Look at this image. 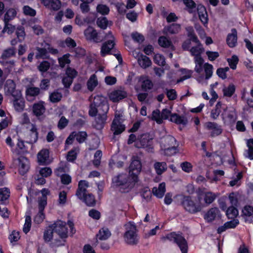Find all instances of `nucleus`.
Listing matches in <instances>:
<instances>
[{"label": "nucleus", "instance_id": "1", "mask_svg": "<svg viewBox=\"0 0 253 253\" xmlns=\"http://www.w3.org/2000/svg\"><path fill=\"white\" fill-rule=\"evenodd\" d=\"M112 182L117 187H119V190L122 193L129 192L137 182L136 177H132L126 173H121L115 176L112 179Z\"/></svg>", "mask_w": 253, "mask_h": 253}, {"label": "nucleus", "instance_id": "2", "mask_svg": "<svg viewBox=\"0 0 253 253\" xmlns=\"http://www.w3.org/2000/svg\"><path fill=\"white\" fill-rule=\"evenodd\" d=\"M109 106L105 97L97 95L94 97V100L89 106L88 114L91 117H95L97 114L107 115Z\"/></svg>", "mask_w": 253, "mask_h": 253}, {"label": "nucleus", "instance_id": "3", "mask_svg": "<svg viewBox=\"0 0 253 253\" xmlns=\"http://www.w3.org/2000/svg\"><path fill=\"white\" fill-rule=\"evenodd\" d=\"M89 186L88 182L86 180H80L76 195L80 200L84 202L87 206L94 207L96 204L94 196L91 193H86V188Z\"/></svg>", "mask_w": 253, "mask_h": 253}, {"label": "nucleus", "instance_id": "4", "mask_svg": "<svg viewBox=\"0 0 253 253\" xmlns=\"http://www.w3.org/2000/svg\"><path fill=\"white\" fill-rule=\"evenodd\" d=\"M183 3L186 6V9L190 13L195 15L196 12H198L199 19L204 24H207L208 21V14L205 7L199 4L197 7L195 3L192 0H183Z\"/></svg>", "mask_w": 253, "mask_h": 253}, {"label": "nucleus", "instance_id": "5", "mask_svg": "<svg viewBox=\"0 0 253 253\" xmlns=\"http://www.w3.org/2000/svg\"><path fill=\"white\" fill-rule=\"evenodd\" d=\"M181 205L187 212L191 214H195L201 211L204 208V205L198 199L195 201L192 197L189 196L183 197Z\"/></svg>", "mask_w": 253, "mask_h": 253}, {"label": "nucleus", "instance_id": "6", "mask_svg": "<svg viewBox=\"0 0 253 253\" xmlns=\"http://www.w3.org/2000/svg\"><path fill=\"white\" fill-rule=\"evenodd\" d=\"M161 239L164 242L166 240L173 242L178 246L182 253H187L188 243L185 238L182 236V233H176L175 232H171L166 236L162 237Z\"/></svg>", "mask_w": 253, "mask_h": 253}, {"label": "nucleus", "instance_id": "7", "mask_svg": "<svg viewBox=\"0 0 253 253\" xmlns=\"http://www.w3.org/2000/svg\"><path fill=\"white\" fill-rule=\"evenodd\" d=\"M153 138L149 133H143L138 136L135 143V146L138 148H145L148 152H152L153 149Z\"/></svg>", "mask_w": 253, "mask_h": 253}, {"label": "nucleus", "instance_id": "8", "mask_svg": "<svg viewBox=\"0 0 253 253\" xmlns=\"http://www.w3.org/2000/svg\"><path fill=\"white\" fill-rule=\"evenodd\" d=\"M105 40L102 45L100 53L102 56L110 53L116 43V39L111 32H108L104 37Z\"/></svg>", "mask_w": 253, "mask_h": 253}, {"label": "nucleus", "instance_id": "9", "mask_svg": "<svg viewBox=\"0 0 253 253\" xmlns=\"http://www.w3.org/2000/svg\"><path fill=\"white\" fill-rule=\"evenodd\" d=\"M126 230L125 234L126 242L130 245H135L138 242L137 234H136V228L135 225L131 222H129L126 225Z\"/></svg>", "mask_w": 253, "mask_h": 253}, {"label": "nucleus", "instance_id": "10", "mask_svg": "<svg viewBox=\"0 0 253 253\" xmlns=\"http://www.w3.org/2000/svg\"><path fill=\"white\" fill-rule=\"evenodd\" d=\"M122 114L118 111L115 112V117L111 127V129L113 131L114 135L120 134L125 130V126L122 124Z\"/></svg>", "mask_w": 253, "mask_h": 253}, {"label": "nucleus", "instance_id": "11", "mask_svg": "<svg viewBox=\"0 0 253 253\" xmlns=\"http://www.w3.org/2000/svg\"><path fill=\"white\" fill-rule=\"evenodd\" d=\"M197 198L201 202L203 199L204 203V207H207L211 204L217 198L218 194L211 191H205L204 190L199 189L197 192Z\"/></svg>", "mask_w": 253, "mask_h": 253}, {"label": "nucleus", "instance_id": "12", "mask_svg": "<svg viewBox=\"0 0 253 253\" xmlns=\"http://www.w3.org/2000/svg\"><path fill=\"white\" fill-rule=\"evenodd\" d=\"M132 161L129 167V174L132 177H136L138 181V174L141 170V163L138 156H133Z\"/></svg>", "mask_w": 253, "mask_h": 253}, {"label": "nucleus", "instance_id": "13", "mask_svg": "<svg viewBox=\"0 0 253 253\" xmlns=\"http://www.w3.org/2000/svg\"><path fill=\"white\" fill-rule=\"evenodd\" d=\"M66 225L65 222L58 220L51 225V228H52L54 232L57 233L61 238L65 239L68 237V229Z\"/></svg>", "mask_w": 253, "mask_h": 253}, {"label": "nucleus", "instance_id": "14", "mask_svg": "<svg viewBox=\"0 0 253 253\" xmlns=\"http://www.w3.org/2000/svg\"><path fill=\"white\" fill-rule=\"evenodd\" d=\"M77 74L78 72L75 69L71 67L66 69L65 74L62 80V83L65 88H68L70 87Z\"/></svg>", "mask_w": 253, "mask_h": 253}, {"label": "nucleus", "instance_id": "15", "mask_svg": "<svg viewBox=\"0 0 253 253\" xmlns=\"http://www.w3.org/2000/svg\"><path fill=\"white\" fill-rule=\"evenodd\" d=\"M197 45L190 49L191 55L194 56L195 63H202L203 59L201 57V54L204 51V48L198 40V42H195Z\"/></svg>", "mask_w": 253, "mask_h": 253}, {"label": "nucleus", "instance_id": "16", "mask_svg": "<svg viewBox=\"0 0 253 253\" xmlns=\"http://www.w3.org/2000/svg\"><path fill=\"white\" fill-rule=\"evenodd\" d=\"M127 96V92L124 89H117L112 91L109 95L110 100L118 102Z\"/></svg>", "mask_w": 253, "mask_h": 253}, {"label": "nucleus", "instance_id": "17", "mask_svg": "<svg viewBox=\"0 0 253 253\" xmlns=\"http://www.w3.org/2000/svg\"><path fill=\"white\" fill-rule=\"evenodd\" d=\"M205 126L207 129L211 130L210 136L214 137L219 135L222 132V128L221 126L214 122H209L205 124Z\"/></svg>", "mask_w": 253, "mask_h": 253}, {"label": "nucleus", "instance_id": "18", "mask_svg": "<svg viewBox=\"0 0 253 253\" xmlns=\"http://www.w3.org/2000/svg\"><path fill=\"white\" fill-rule=\"evenodd\" d=\"M16 84L12 80H7L4 84V91L7 95H11L13 97L16 94H21V92L18 89H16Z\"/></svg>", "mask_w": 253, "mask_h": 253}, {"label": "nucleus", "instance_id": "19", "mask_svg": "<svg viewBox=\"0 0 253 253\" xmlns=\"http://www.w3.org/2000/svg\"><path fill=\"white\" fill-rule=\"evenodd\" d=\"M25 100L22 96V93L16 94L12 100L13 106L16 111L21 112L25 108Z\"/></svg>", "mask_w": 253, "mask_h": 253}, {"label": "nucleus", "instance_id": "20", "mask_svg": "<svg viewBox=\"0 0 253 253\" xmlns=\"http://www.w3.org/2000/svg\"><path fill=\"white\" fill-rule=\"evenodd\" d=\"M84 35L88 41L98 42L101 41V39L98 37L97 31L91 27H88L84 31Z\"/></svg>", "mask_w": 253, "mask_h": 253}, {"label": "nucleus", "instance_id": "21", "mask_svg": "<svg viewBox=\"0 0 253 253\" xmlns=\"http://www.w3.org/2000/svg\"><path fill=\"white\" fill-rule=\"evenodd\" d=\"M18 162L19 171L21 175L25 174L29 169V162L28 159L23 156H21L17 160Z\"/></svg>", "mask_w": 253, "mask_h": 253}, {"label": "nucleus", "instance_id": "22", "mask_svg": "<svg viewBox=\"0 0 253 253\" xmlns=\"http://www.w3.org/2000/svg\"><path fill=\"white\" fill-rule=\"evenodd\" d=\"M220 211L217 208H212L210 209L205 214L204 218L208 222H211L219 216Z\"/></svg>", "mask_w": 253, "mask_h": 253}, {"label": "nucleus", "instance_id": "23", "mask_svg": "<svg viewBox=\"0 0 253 253\" xmlns=\"http://www.w3.org/2000/svg\"><path fill=\"white\" fill-rule=\"evenodd\" d=\"M43 104V102L41 101L33 105V113L38 118L42 117L45 113V108Z\"/></svg>", "mask_w": 253, "mask_h": 253}, {"label": "nucleus", "instance_id": "24", "mask_svg": "<svg viewBox=\"0 0 253 253\" xmlns=\"http://www.w3.org/2000/svg\"><path fill=\"white\" fill-rule=\"evenodd\" d=\"M226 42L230 47H234L236 45L237 43V32L235 29H232L231 33L228 34Z\"/></svg>", "mask_w": 253, "mask_h": 253}, {"label": "nucleus", "instance_id": "25", "mask_svg": "<svg viewBox=\"0 0 253 253\" xmlns=\"http://www.w3.org/2000/svg\"><path fill=\"white\" fill-rule=\"evenodd\" d=\"M42 4L46 8L53 10H58L61 6V3L59 0H43Z\"/></svg>", "mask_w": 253, "mask_h": 253}, {"label": "nucleus", "instance_id": "26", "mask_svg": "<svg viewBox=\"0 0 253 253\" xmlns=\"http://www.w3.org/2000/svg\"><path fill=\"white\" fill-rule=\"evenodd\" d=\"M243 216L245 221L251 223L252 219L251 217L253 215V207L251 206H246L242 210Z\"/></svg>", "mask_w": 253, "mask_h": 253}, {"label": "nucleus", "instance_id": "27", "mask_svg": "<svg viewBox=\"0 0 253 253\" xmlns=\"http://www.w3.org/2000/svg\"><path fill=\"white\" fill-rule=\"evenodd\" d=\"M170 121L177 125L185 126L188 123L186 117L184 116H180L177 114H173L170 115Z\"/></svg>", "mask_w": 253, "mask_h": 253}, {"label": "nucleus", "instance_id": "28", "mask_svg": "<svg viewBox=\"0 0 253 253\" xmlns=\"http://www.w3.org/2000/svg\"><path fill=\"white\" fill-rule=\"evenodd\" d=\"M96 116L95 127L97 129H101L106 123L107 116V115L97 114Z\"/></svg>", "mask_w": 253, "mask_h": 253}, {"label": "nucleus", "instance_id": "29", "mask_svg": "<svg viewBox=\"0 0 253 253\" xmlns=\"http://www.w3.org/2000/svg\"><path fill=\"white\" fill-rule=\"evenodd\" d=\"M161 144L164 148H166L172 145H176V140L174 137L171 135H167L163 138Z\"/></svg>", "mask_w": 253, "mask_h": 253}, {"label": "nucleus", "instance_id": "30", "mask_svg": "<svg viewBox=\"0 0 253 253\" xmlns=\"http://www.w3.org/2000/svg\"><path fill=\"white\" fill-rule=\"evenodd\" d=\"M166 192V184L164 182L160 183L158 188L154 187L152 189V193L154 195L158 198H161L163 197Z\"/></svg>", "mask_w": 253, "mask_h": 253}, {"label": "nucleus", "instance_id": "31", "mask_svg": "<svg viewBox=\"0 0 253 253\" xmlns=\"http://www.w3.org/2000/svg\"><path fill=\"white\" fill-rule=\"evenodd\" d=\"M181 30V26L178 24H172L164 28V31L167 34H176Z\"/></svg>", "mask_w": 253, "mask_h": 253}, {"label": "nucleus", "instance_id": "32", "mask_svg": "<svg viewBox=\"0 0 253 253\" xmlns=\"http://www.w3.org/2000/svg\"><path fill=\"white\" fill-rule=\"evenodd\" d=\"M17 9L14 8H10L7 9L4 15V22H9L14 19L17 15Z\"/></svg>", "mask_w": 253, "mask_h": 253}, {"label": "nucleus", "instance_id": "33", "mask_svg": "<svg viewBox=\"0 0 253 253\" xmlns=\"http://www.w3.org/2000/svg\"><path fill=\"white\" fill-rule=\"evenodd\" d=\"M159 44L165 48H169L171 49H174V46L170 40L165 36H161L158 40Z\"/></svg>", "mask_w": 253, "mask_h": 253}, {"label": "nucleus", "instance_id": "34", "mask_svg": "<svg viewBox=\"0 0 253 253\" xmlns=\"http://www.w3.org/2000/svg\"><path fill=\"white\" fill-rule=\"evenodd\" d=\"M132 55L137 60L138 63H150V60L148 57L136 50H134L132 52Z\"/></svg>", "mask_w": 253, "mask_h": 253}, {"label": "nucleus", "instance_id": "35", "mask_svg": "<svg viewBox=\"0 0 253 253\" xmlns=\"http://www.w3.org/2000/svg\"><path fill=\"white\" fill-rule=\"evenodd\" d=\"M223 112L221 114L223 118L227 117L230 122H234L236 120V113L234 109H232L227 111V107L225 106V108H223Z\"/></svg>", "mask_w": 253, "mask_h": 253}, {"label": "nucleus", "instance_id": "36", "mask_svg": "<svg viewBox=\"0 0 253 253\" xmlns=\"http://www.w3.org/2000/svg\"><path fill=\"white\" fill-rule=\"evenodd\" d=\"M49 152L48 149H42L38 154V159L41 164H46L49 158Z\"/></svg>", "mask_w": 253, "mask_h": 253}, {"label": "nucleus", "instance_id": "37", "mask_svg": "<svg viewBox=\"0 0 253 253\" xmlns=\"http://www.w3.org/2000/svg\"><path fill=\"white\" fill-rule=\"evenodd\" d=\"M225 106H222V104L221 102H218L215 105V108L212 109L211 111V117L213 119L215 120L219 116L221 113V109L225 108Z\"/></svg>", "mask_w": 253, "mask_h": 253}, {"label": "nucleus", "instance_id": "38", "mask_svg": "<svg viewBox=\"0 0 253 253\" xmlns=\"http://www.w3.org/2000/svg\"><path fill=\"white\" fill-rule=\"evenodd\" d=\"M98 84L96 76L95 74L91 75L87 82V88L89 91H93Z\"/></svg>", "mask_w": 253, "mask_h": 253}, {"label": "nucleus", "instance_id": "39", "mask_svg": "<svg viewBox=\"0 0 253 253\" xmlns=\"http://www.w3.org/2000/svg\"><path fill=\"white\" fill-rule=\"evenodd\" d=\"M156 173L160 175L167 169V165L165 162H156L154 165Z\"/></svg>", "mask_w": 253, "mask_h": 253}, {"label": "nucleus", "instance_id": "40", "mask_svg": "<svg viewBox=\"0 0 253 253\" xmlns=\"http://www.w3.org/2000/svg\"><path fill=\"white\" fill-rule=\"evenodd\" d=\"M111 235V232L108 228H102L99 230L96 236L99 240H105L109 238Z\"/></svg>", "mask_w": 253, "mask_h": 253}, {"label": "nucleus", "instance_id": "41", "mask_svg": "<svg viewBox=\"0 0 253 253\" xmlns=\"http://www.w3.org/2000/svg\"><path fill=\"white\" fill-rule=\"evenodd\" d=\"M248 149L246 151L245 156L251 160H253V139H250L247 141Z\"/></svg>", "mask_w": 253, "mask_h": 253}, {"label": "nucleus", "instance_id": "42", "mask_svg": "<svg viewBox=\"0 0 253 253\" xmlns=\"http://www.w3.org/2000/svg\"><path fill=\"white\" fill-rule=\"evenodd\" d=\"M97 24L100 28L105 29L108 26L112 25V22L108 21L106 17H99L97 19Z\"/></svg>", "mask_w": 253, "mask_h": 253}, {"label": "nucleus", "instance_id": "43", "mask_svg": "<svg viewBox=\"0 0 253 253\" xmlns=\"http://www.w3.org/2000/svg\"><path fill=\"white\" fill-rule=\"evenodd\" d=\"M10 196V190L7 188H0V201L4 202L8 200Z\"/></svg>", "mask_w": 253, "mask_h": 253}, {"label": "nucleus", "instance_id": "44", "mask_svg": "<svg viewBox=\"0 0 253 253\" xmlns=\"http://www.w3.org/2000/svg\"><path fill=\"white\" fill-rule=\"evenodd\" d=\"M235 86L233 84H230L227 87L223 89V94L225 96L231 97L235 91Z\"/></svg>", "mask_w": 253, "mask_h": 253}, {"label": "nucleus", "instance_id": "45", "mask_svg": "<svg viewBox=\"0 0 253 253\" xmlns=\"http://www.w3.org/2000/svg\"><path fill=\"white\" fill-rule=\"evenodd\" d=\"M37 53H36V57L37 58H46L48 57V52L47 48H44L37 47Z\"/></svg>", "mask_w": 253, "mask_h": 253}, {"label": "nucleus", "instance_id": "46", "mask_svg": "<svg viewBox=\"0 0 253 253\" xmlns=\"http://www.w3.org/2000/svg\"><path fill=\"white\" fill-rule=\"evenodd\" d=\"M75 135V138L77 141L80 143H83L86 139L87 137V133L85 131H80L78 132H76L75 131H73Z\"/></svg>", "mask_w": 253, "mask_h": 253}, {"label": "nucleus", "instance_id": "47", "mask_svg": "<svg viewBox=\"0 0 253 253\" xmlns=\"http://www.w3.org/2000/svg\"><path fill=\"white\" fill-rule=\"evenodd\" d=\"M62 97L61 93L58 91H54L49 95V100L52 103H56L60 101Z\"/></svg>", "mask_w": 253, "mask_h": 253}, {"label": "nucleus", "instance_id": "48", "mask_svg": "<svg viewBox=\"0 0 253 253\" xmlns=\"http://www.w3.org/2000/svg\"><path fill=\"white\" fill-rule=\"evenodd\" d=\"M153 84L152 81L148 79H146L143 81L141 84L142 89L144 91H148L152 88Z\"/></svg>", "mask_w": 253, "mask_h": 253}, {"label": "nucleus", "instance_id": "49", "mask_svg": "<svg viewBox=\"0 0 253 253\" xmlns=\"http://www.w3.org/2000/svg\"><path fill=\"white\" fill-rule=\"evenodd\" d=\"M238 214V211L235 206L229 207L226 211V214L229 218H233Z\"/></svg>", "mask_w": 253, "mask_h": 253}, {"label": "nucleus", "instance_id": "50", "mask_svg": "<svg viewBox=\"0 0 253 253\" xmlns=\"http://www.w3.org/2000/svg\"><path fill=\"white\" fill-rule=\"evenodd\" d=\"M161 116V115L160 110L156 109L153 111L151 119L152 120L155 121L158 124H161L163 123Z\"/></svg>", "mask_w": 253, "mask_h": 253}, {"label": "nucleus", "instance_id": "51", "mask_svg": "<svg viewBox=\"0 0 253 253\" xmlns=\"http://www.w3.org/2000/svg\"><path fill=\"white\" fill-rule=\"evenodd\" d=\"M40 89L38 87H30L27 89L26 94L27 96H36L40 93Z\"/></svg>", "mask_w": 253, "mask_h": 253}, {"label": "nucleus", "instance_id": "52", "mask_svg": "<svg viewBox=\"0 0 253 253\" xmlns=\"http://www.w3.org/2000/svg\"><path fill=\"white\" fill-rule=\"evenodd\" d=\"M97 11L102 15H107L110 11L109 8L105 4H98L96 8Z\"/></svg>", "mask_w": 253, "mask_h": 253}, {"label": "nucleus", "instance_id": "53", "mask_svg": "<svg viewBox=\"0 0 253 253\" xmlns=\"http://www.w3.org/2000/svg\"><path fill=\"white\" fill-rule=\"evenodd\" d=\"M229 70V67L219 68L216 70V74L218 76L222 79H225L227 78L226 72Z\"/></svg>", "mask_w": 253, "mask_h": 253}, {"label": "nucleus", "instance_id": "54", "mask_svg": "<svg viewBox=\"0 0 253 253\" xmlns=\"http://www.w3.org/2000/svg\"><path fill=\"white\" fill-rule=\"evenodd\" d=\"M53 232L54 231L52 228H51V225L49 226L48 228L44 232L43 238L45 241H50L52 239Z\"/></svg>", "mask_w": 253, "mask_h": 253}, {"label": "nucleus", "instance_id": "55", "mask_svg": "<svg viewBox=\"0 0 253 253\" xmlns=\"http://www.w3.org/2000/svg\"><path fill=\"white\" fill-rule=\"evenodd\" d=\"M186 30L187 32L188 37L190 40L194 42H198V39L194 34L193 28L192 27H188L186 28Z\"/></svg>", "mask_w": 253, "mask_h": 253}, {"label": "nucleus", "instance_id": "56", "mask_svg": "<svg viewBox=\"0 0 253 253\" xmlns=\"http://www.w3.org/2000/svg\"><path fill=\"white\" fill-rule=\"evenodd\" d=\"M16 34L17 35V38L18 39L19 42H22L24 40L25 36L24 28L22 26L17 27L16 31Z\"/></svg>", "mask_w": 253, "mask_h": 253}, {"label": "nucleus", "instance_id": "57", "mask_svg": "<svg viewBox=\"0 0 253 253\" xmlns=\"http://www.w3.org/2000/svg\"><path fill=\"white\" fill-rule=\"evenodd\" d=\"M31 226V218L29 215L26 216L25 222L23 228V232L27 234L30 230Z\"/></svg>", "mask_w": 253, "mask_h": 253}, {"label": "nucleus", "instance_id": "58", "mask_svg": "<svg viewBox=\"0 0 253 253\" xmlns=\"http://www.w3.org/2000/svg\"><path fill=\"white\" fill-rule=\"evenodd\" d=\"M24 14L27 16H34L36 14V11L29 6L25 5L23 7Z\"/></svg>", "mask_w": 253, "mask_h": 253}, {"label": "nucleus", "instance_id": "59", "mask_svg": "<svg viewBox=\"0 0 253 253\" xmlns=\"http://www.w3.org/2000/svg\"><path fill=\"white\" fill-rule=\"evenodd\" d=\"M73 57L67 53L58 58L59 63H70Z\"/></svg>", "mask_w": 253, "mask_h": 253}, {"label": "nucleus", "instance_id": "60", "mask_svg": "<svg viewBox=\"0 0 253 253\" xmlns=\"http://www.w3.org/2000/svg\"><path fill=\"white\" fill-rule=\"evenodd\" d=\"M141 195L143 199L148 201L151 198V192L148 187H144L141 190Z\"/></svg>", "mask_w": 253, "mask_h": 253}, {"label": "nucleus", "instance_id": "61", "mask_svg": "<svg viewBox=\"0 0 253 253\" xmlns=\"http://www.w3.org/2000/svg\"><path fill=\"white\" fill-rule=\"evenodd\" d=\"M15 50L13 48H8L3 51L1 55V58L5 59L9 58L15 54Z\"/></svg>", "mask_w": 253, "mask_h": 253}, {"label": "nucleus", "instance_id": "62", "mask_svg": "<svg viewBox=\"0 0 253 253\" xmlns=\"http://www.w3.org/2000/svg\"><path fill=\"white\" fill-rule=\"evenodd\" d=\"M39 211H43L45 207L47 205V197H41L39 199Z\"/></svg>", "mask_w": 253, "mask_h": 253}, {"label": "nucleus", "instance_id": "63", "mask_svg": "<svg viewBox=\"0 0 253 253\" xmlns=\"http://www.w3.org/2000/svg\"><path fill=\"white\" fill-rule=\"evenodd\" d=\"M131 37L134 41L139 43H142L144 40V36L142 34L137 32L132 33Z\"/></svg>", "mask_w": 253, "mask_h": 253}, {"label": "nucleus", "instance_id": "64", "mask_svg": "<svg viewBox=\"0 0 253 253\" xmlns=\"http://www.w3.org/2000/svg\"><path fill=\"white\" fill-rule=\"evenodd\" d=\"M63 45L66 46L69 48H73L76 46L75 41L71 38H67L63 42Z\"/></svg>", "mask_w": 253, "mask_h": 253}]
</instances>
